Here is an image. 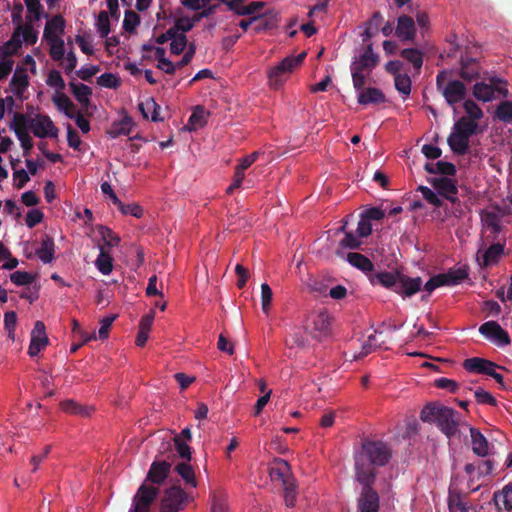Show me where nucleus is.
Segmentation results:
<instances>
[{
	"instance_id": "35",
	"label": "nucleus",
	"mask_w": 512,
	"mask_h": 512,
	"mask_svg": "<svg viewBox=\"0 0 512 512\" xmlns=\"http://www.w3.org/2000/svg\"><path fill=\"white\" fill-rule=\"evenodd\" d=\"M477 128V122L473 121V119H469L468 117L463 116L455 122L453 130L459 134L466 135V137L470 139V137L477 132Z\"/></svg>"
},
{
	"instance_id": "43",
	"label": "nucleus",
	"mask_w": 512,
	"mask_h": 512,
	"mask_svg": "<svg viewBox=\"0 0 512 512\" xmlns=\"http://www.w3.org/2000/svg\"><path fill=\"white\" fill-rule=\"evenodd\" d=\"M34 22L27 21L25 24L19 26L20 29V39L22 42L25 41L28 45H34L38 39V33L35 31L33 27Z\"/></svg>"
},
{
	"instance_id": "39",
	"label": "nucleus",
	"mask_w": 512,
	"mask_h": 512,
	"mask_svg": "<svg viewBox=\"0 0 512 512\" xmlns=\"http://www.w3.org/2000/svg\"><path fill=\"white\" fill-rule=\"evenodd\" d=\"M96 229L104 242L102 246H105V249L109 250L110 248L115 247L120 243V237L110 228L104 225H98Z\"/></svg>"
},
{
	"instance_id": "21",
	"label": "nucleus",
	"mask_w": 512,
	"mask_h": 512,
	"mask_svg": "<svg viewBox=\"0 0 512 512\" xmlns=\"http://www.w3.org/2000/svg\"><path fill=\"white\" fill-rule=\"evenodd\" d=\"M269 476L272 481H280L282 485L293 478L288 462L283 459L276 460L269 468Z\"/></svg>"
},
{
	"instance_id": "25",
	"label": "nucleus",
	"mask_w": 512,
	"mask_h": 512,
	"mask_svg": "<svg viewBox=\"0 0 512 512\" xmlns=\"http://www.w3.org/2000/svg\"><path fill=\"white\" fill-rule=\"evenodd\" d=\"M438 276L443 282V286H454L468 278V272L464 268H452L446 273L438 274Z\"/></svg>"
},
{
	"instance_id": "15",
	"label": "nucleus",
	"mask_w": 512,
	"mask_h": 512,
	"mask_svg": "<svg viewBox=\"0 0 512 512\" xmlns=\"http://www.w3.org/2000/svg\"><path fill=\"white\" fill-rule=\"evenodd\" d=\"M171 467L172 465L170 462L165 460H155L149 468L146 481L155 485H161L169 476Z\"/></svg>"
},
{
	"instance_id": "61",
	"label": "nucleus",
	"mask_w": 512,
	"mask_h": 512,
	"mask_svg": "<svg viewBox=\"0 0 512 512\" xmlns=\"http://www.w3.org/2000/svg\"><path fill=\"white\" fill-rule=\"evenodd\" d=\"M188 40L185 34L180 33L179 36L173 41H171L170 44V50L172 54L180 55L186 47H188Z\"/></svg>"
},
{
	"instance_id": "60",
	"label": "nucleus",
	"mask_w": 512,
	"mask_h": 512,
	"mask_svg": "<svg viewBox=\"0 0 512 512\" xmlns=\"http://www.w3.org/2000/svg\"><path fill=\"white\" fill-rule=\"evenodd\" d=\"M117 314H113L107 317H104L100 320V328L98 331V338L101 340H105L108 338L110 327L112 326V323L117 318Z\"/></svg>"
},
{
	"instance_id": "27",
	"label": "nucleus",
	"mask_w": 512,
	"mask_h": 512,
	"mask_svg": "<svg viewBox=\"0 0 512 512\" xmlns=\"http://www.w3.org/2000/svg\"><path fill=\"white\" fill-rule=\"evenodd\" d=\"M55 243L52 237L45 235L41 241V247L36 250V255L43 263H51L54 259Z\"/></svg>"
},
{
	"instance_id": "3",
	"label": "nucleus",
	"mask_w": 512,
	"mask_h": 512,
	"mask_svg": "<svg viewBox=\"0 0 512 512\" xmlns=\"http://www.w3.org/2000/svg\"><path fill=\"white\" fill-rule=\"evenodd\" d=\"M378 63L379 55L374 53L372 44H368L364 52L354 58L350 65V71L355 90H360L365 86L367 77Z\"/></svg>"
},
{
	"instance_id": "23",
	"label": "nucleus",
	"mask_w": 512,
	"mask_h": 512,
	"mask_svg": "<svg viewBox=\"0 0 512 512\" xmlns=\"http://www.w3.org/2000/svg\"><path fill=\"white\" fill-rule=\"evenodd\" d=\"M52 102L57 109L63 112L68 118H73L75 116V113L77 112L76 106L65 93L56 92L52 97Z\"/></svg>"
},
{
	"instance_id": "13",
	"label": "nucleus",
	"mask_w": 512,
	"mask_h": 512,
	"mask_svg": "<svg viewBox=\"0 0 512 512\" xmlns=\"http://www.w3.org/2000/svg\"><path fill=\"white\" fill-rule=\"evenodd\" d=\"M457 412L449 407H443L436 421L437 426L447 436L452 437L458 432Z\"/></svg>"
},
{
	"instance_id": "64",
	"label": "nucleus",
	"mask_w": 512,
	"mask_h": 512,
	"mask_svg": "<svg viewBox=\"0 0 512 512\" xmlns=\"http://www.w3.org/2000/svg\"><path fill=\"white\" fill-rule=\"evenodd\" d=\"M477 403L486 404L490 406H496L497 400L496 398L489 392L483 390L482 388H478L474 392Z\"/></svg>"
},
{
	"instance_id": "33",
	"label": "nucleus",
	"mask_w": 512,
	"mask_h": 512,
	"mask_svg": "<svg viewBox=\"0 0 512 512\" xmlns=\"http://www.w3.org/2000/svg\"><path fill=\"white\" fill-rule=\"evenodd\" d=\"M495 94V87L493 84H487L485 82H477L473 86V96L483 102H489L493 100Z\"/></svg>"
},
{
	"instance_id": "49",
	"label": "nucleus",
	"mask_w": 512,
	"mask_h": 512,
	"mask_svg": "<svg viewBox=\"0 0 512 512\" xmlns=\"http://www.w3.org/2000/svg\"><path fill=\"white\" fill-rule=\"evenodd\" d=\"M284 490V500L287 507H294L297 497L296 484L294 478L282 485Z\"/></svg>"
},
{
	"instance_id": "55",
	"label": "nucleus",
	"mask_w": 512,
	"mask_h": 512,
	"mask_svg": "<svg viewBox=\"0 0 512 512\" xmlns=\"http://www.w3.org/2000/svg\"><path fill=\"white\" fill-rule=\"evenodd\" d=\"M173 440L175 449L180 458L189 462L192 458L191 447L181 439V436H175Z\"/></svg>"
},
{
	"instance_id": "41",
	"label": "nucleus",
	"mask_w": 512,
	"mask_h": 512,
	"mask_svg": "<svg viewBox=\"0 0 512 512\" xmlns=\"http://www.w3.org/2000/svg\"><path fill=\"white\" fill-rule=\"evenodd\" d=\"M394 85L395 89L402 95L404 100L409 97L412 82L411 78L406 73L396 75V77H394Z\"/></svg>"
},
{
	"instance_id": "14",
	"label": "nucleus",
	"mask_w": 512,
	"mask_h": 512,
	"mask_svg": "<svg viewBox=\"0 0 512 512\" xmlns=\"http://www.w3.org/2000/svg\"><path fill=\"white\" fill-rule=\"evenodd\" d=\"M437 192L451 203L459 202L456 194L458 192L457 185L454 180L447 177H436L429 181Z\"/></svg>"
},
{
	"instance_id": "50",
	"label": "nucleus",
	"mask_w": 512,
	"mask_h": 512,
	"mask_svg": "<svg viewBox=\"0 0 512 512\" xmlns=\"http://www.w3.org/2000/svg\"><path fill=\"white\" fill-rule=\"evenodd\" d=\"M97 31L101 38H107L109 35L111 28H110V20H109V14L106 11H100L97 16V22H96Z\"/></svg>"
},
{
	"instance_id": "40",
	"label": "nucleus",
	"mask_w": 512,
	"mask_h": 512,
	"mask_svg": "<svg viewBox=\"0 0 512 512\" xmlns=\"http://www.w3.org/2000/svg\"><path fill=\"white\" fill-rule=\"evenodd\" d=\"M331 326V319L327 312L321 311L313 318V327L320 335H326Z\"/></svg>"
},
{
	"instance_id": "6",
	"label": "nucleus",
	"mask_w": 512,
	"mask_h": 512,
	"mask_svg": "<svg viewBox=\"0 0 512 512\" xmlns=\"http://www.w3.org/2000/svg\"><path fill=\"white\" fill-rule=\"evenodd\" d=\"M306 57V52H301L297 56H287L277 66L269 72L270 86L277 89L286 80V75L301 65Z\"/></svg>"
},
{
	"instance_id": "9",
	"label": "nucleus",
	"mask_w": 512,
	"mask_h": 512,
	"mask_svg": "<svg viewBox=\"0 0 512 512\" xmlns=\"http://www.w3.org/2000/svg\"><path fill=\"white\" fill-rule=\"evenodd\" d=\"M35 137L38 138H56L58 136V128L55 126L51 118L46 114H36L31 118V129Z\"/></svg>"
},
{
	"instance_id": "16",
	"label": "nucleus",
	"mask_w": 512,
	"mask_h": 512,
	"mask_svg": "<svg viewBox=\"0 0 512 512\" xmlns=\"http://www.w3.org/2000/svg\"><path fill=\"white\" fill-rule=\"evenodd\" d=\"M395 35L403 42L413 41L416 35V27L413 18L407 15L398 17Z\"/></svg>"
},
{
	"instance_id": "37",
	"label": "nucleus",
	"mask_w": 512,
	"mask_h": 512,
	"mask_svg": "<svg viewBox=\"0 0 512 512\" xmlns=\"http://www.w3.org/2000/svg\"><path fill=\"white\" fill-rule=\"evenodd\" d=\"M175 471L181 476L187 485H190L193 488L197 487L194 470L187 461L178 463L175 466Z\"/></svg>"
},
{
	"instance_id": "46",
	"label": "nucleus",
	"mask_w": 512,
	"mask_h": 512,
	"mask_svg": "<svg viewBox=\"0 0 512 512\" xmlns=\"http://www.w3.org/2000/svg\"><path fill=\"white\" fill-rule=\"evenodd\" d=\"M11 130H30L31 129V117L26 114L16 112L13 115V119L9 124Z\"/></svg>"
},
{
	"instance_id": "47",
	"label": "nucleus",
	"mask_w": 512,
	"mask_h": 512,
	"mask_svg": "<svg viewBox=\"0 0 512 512\" xmlns=\"http://www.w3.org/2000/svg\"><path fill=\"white\" fill-rule=\"evenodd\" d=\"M484 365L491 366V361L484 358L473 357L468 358L463 362V367L466 371L479 374L481 373Z\"/></svg>"
},
{
	"instance_id": "8",
	"label": "nucleus",
	"mask_w": 512,
	"mask_h": 512,
	"mask_svg": "<svg viewBox=\"0 0 512 512\" xmlns=\"http://www.w3.org/2000/svg\"><path fill=\"white\" fill-rule=\"evenodd\" d=\"M159 494V488L143 483L133 497L129 512H151V506Z\"/></svg>"
},
{
	"instance_id": "17",
	"label": "nucleus",
	"mask_w": 512,
	"mask_h": 512,
	"mask_svg": "<svg viewBox=\"0 0 512 512\" xmlns=\"http://www.w3.org/2000/svg\"><path fill=\"white\" fill-rule=\"evenodd\" d=\"M65 20L62 15L58 14L48 19L44 28L43 38L46 41L60 39L64 33Z\"/></svg>"
},
{
	"instance_id": "34",
	"label": "nucleus",
	"mask_w": 512,
	"mask_h": 512,
	"mask_svg": "<svg viewBox=\"0 0 512 512\" xmlns=\"http://www.w3.org/2000/svg\"><path fill=\"white\" fill-rule=\"evenodd\" d=\"M347 261L363 272H371L374 269L372 261L363 254L350 252L347 254Z\"/></svg>"
},
{
	"instance_id": "36",
	"label": "nucleus",
	"mask_w": 512,
	"mask_h": 512,
	"mask_svg": "<svg viewBox=\"0 0 512 512\" xmlns=\"http://www.w3.org/2000/svg\"><path fill=\"white\" fill-rule=\"evenodd\" d=\"M61 409L71 415H77L81 417H87L91 413V409L87 406H83L74 400H65L60 403Z\"/></svg>"
},
{
	"instance_id": "42",
	"label": "nucleus",
	"mask_w": 512,
	"mask_h": 512,
	"mask_svg": "<svg viewBox=\"0 0 512 512\" xmlns=\"http://www.w3.org/2000/svg\"><path fill=\"white\" fill-rule=\"evenodd\" d=\"M69 87L78 102H85L86 98H90L92 95V89L83 83L71 81Z\"/></svg>"
},
{
	"instance_id": "48",
	"label": "nucleus",
	"mask_w": 512,
	"mask_h": 512,
	"mask_svg": "<svg viewBox=\"0 0 512 512\" xmlns=\"http://www.w3.org/2000/svg\"><path fill=\"white\" fill-rule=\"evenodd\" d=\"M494 500L497 505L502 501L506 510H512V483L505 485L500 493H495Z\"/></svg>"
},
{
	"instance_id": "29",
	"label": "nucleus",
	"mask_w": 512,
	"mask_h": 512,
	"mask_svg": "<svg viewBox=\"0 0 512 512\" xmlns=\"http://www.w3.org/2000/svg\"><path fill=\"white\" fill-rule=\"evenodd\" d=\"M27 8L26 21L38 22L42 18H48V14L44 12V7L40 0H24Z\"/></svg>"
},
{
	"instance_id": "28",
	"label": "nucleus",
	"mask_w": 512,
	"mask_h": 512,
	"mask_svg": "<svg viewBox=\"0 0 512 512\" xmlns=\"http://www.w3.org/2000/svg\"><path fill=\"white\" fill-rule=\"evenodd\" d=\"M134 126L133 120L129 116H125L120 121L114 122L107 131L111 138H117L121 135L129 136Z\"/></svg>"
},
{
	"instance_id": "31",
	"label": "nucleus",
	"mask_w": 512,
	"mask_h": 512,
	"mask_svg": "<svg viewBox=\"0 0 512 512\" xmlns=\"http://www.w3.org/2000/svg\"><path fill=\"white\" fill-rule=\"evenodd\" d=\"M424 169L429 174H441L444 176H454L457 172L454 164L444 161L426 163Z\"/></svg>"
},
{
	"instance_id": "38",
	"label": "nucleus",
	"mask_w": 512,
	"mask_h": 512,
	"mask_svg": "<svg viewBox=\"0 0 512 512\" xmlns=\"http://www.w3.org/2000/svg\"><path fill=\"white\" fill-rule=\"evenodd\" d=\"M400 56L413 65V68L419 72L423 65V53L416 48H405L400 52Z\"/></svg>"
},
{
	"instance_id": "51",
	"label": "nucleus",
	"mask_w": 512,
	"mask_h": 512,
	"mask_svg": "<svg viewBox=\"0 0 512 512\" xmlns=\"http://www.w3.org/2000/svg\"><path fill=\"white\" fill-rule=\"evenodd\" d=\"M256 22L254 27L256 33L270 31L277 27V20L274 17H253Z\"/></svg>"
},
{
	"instance_id": "10",
	"label": "nucleus",
	"mask_w": 512,
	"mask_h": 512,
	"mask_svg": "<svg viewBox=\"0 0 512 512\" xmlns=\"http://www.w3.org/2000/svg\"><path fill=\"white\" fill-rule=\"evenodd\" d=\"M479 333L486 339L493 341L498 346H506L511 343L508 333L496 321H487L479 327Z\"/></svg>"
},
{
	"instance_id": "59",
	"label": "nucleus",
	"mask_w": 512,
	"mask_h": 512,
	"mask_svg": "<svg viewBox=\"0 0 512 512\" xmlns=\"http://www.w3.org/2000/svg\"><path fill=\"white\" fill-rule=\"evenodd\" d=\"M360 238L358 234L355 235L353 232H345L344 238L340 241V246L343 248L358 249L362 244Z\"/></svg>"
},
{
	"instance_id": "44",
	"label": "nucleus",
	"mask_w": 512,
	"mask_h": 512,
	"mask_svg": "<svg viewBox=\"0 0 512 512\" xmlns=\"http://www.w3.org/2000/svg\"><path fill=\"white\" fill-rule=\"evenodd\" d=\"M444 406H438L436 404L426 405L420 414V418L423 422L436 423L440 412Z\"/></svg>"
},
{
	"instance_id": "4",
	"label": "nucleus",
	"mask_w": 512,
	"mask_h": 512,
	"mask_svg": "<svg viewBox=\"0 0 512 512\" xmlns=\"http://www.w3.org/2000/svg\"><path fill=\"white\" fill-rule=\"evenodd\" d=\"M448 70L439 71L436 76V87L449 106H454L466 99L467 88L460 79L449 78Z\"/></svg>"
},
{
	"instance_id": "56",
	"label": "nucleus",
	"mask_w": 512,
	"mask_h": 512,
	"mask_svg": "<svg viewBox=\"0 0 512 512\" xmlns=\"http://www.w3.org/2000/svg\"><path fill=\"white\" fill-rule=\"evenodd\" d=\"M97 84L101 87L116 89L120 86V80L113 73H103L97 78Z\"/></svg>"
},
{
	"instance_id": "32",
	"label": "nucleus",
	"mask_w": 512,
	"mask_h": 512,
	"mask_svg": "<svg viewBox=\"0 0 512 512\" xmlns=\"http://www.w3.org/2000/svg\"><path fill=\"white\" fill-rule=\"evenodd\" d=\"M100 253L95 261L97 269L103 275H109L113 270V258L105 246H99Z\"/></svg>"
},
{
	"instance_id": "2",
	"label": "nucleus",
	"mask_w": 512,
	"mask_h": 512,
	"mask_svg": "<svg viewBox=\"0 0 512 512\" xmlns=\"http://www.w3.org/2000/svg\"><path fill=\"white\" fill-rule=\"evenodd\" d=\"M372 285H381L403 298L411 297L421 290L422 280L420 277L411 278L399 272H378L370 276Z\"/></svg>"
},
{
	"instance_id": "5",
	"label": "nucleus",
	"mask_w": 512,
	"mask_h": 512,
	"mask_svg": "<svg viewBox=\"0 0 512 512\" xmlns=\"http://www.w3.org/2000/svg\"><path fill=\"white\" fill-rule=\"evenodd\" d=\"M355 478L362 485L357 503L358 512H378L379 495L372 487L376 478L365 475L355 476Z\"/></svg>"
},
{
	"instance_id": "20",
	"label": "nucleus",
	"mask_w": 512,
	"mask_h": 512,
	"mask_svg": "<svg viewBox=\"0 0 512 512\" xmlns=\"http://www.w3.org/2000/svg\"><path fill=\"white\" fill-rule=\"evenodd\" d=\"M504 252V245L501 243L492 244L480 256L481 251L477 253V261L481 267H488L498 262Z\"/></svg>"
},
{
	"instance_id": "22",
	"label": "nucleus",
	"mask_w": 512,
	"mask_h": 512,
	"mask_svg": "<svg viewBox=\"0 0 512 512\" xmlns=\"http://www.w3.org/2000/svg\"><path fill=\"white\" fill-rule=\"evenodd\" d=\"M469 138L455 130L449 135L447 142L450 149L457 155H465L469 150Z\"/></svg>"
},
{
	"instance_id": "26",
	"label": "nucleus",
	"mask_w": 512,
	"mask_h": 512,
	"mask_svg": "<svg viewBox=\"0 0 512 512\" xmlns=\"http://www.w3.org/2000/svg\"><path fill=\"white\" fill-rule=\"evenodd\" d=\"M20 29L15 28L11 38L0 49V59L8 58L18 52L22 46V39H20Z\"/></svg>"
},
{
	"instance_id": "52",
	"label": "nucleus",
	"mask_w": 512,
	"mask_h": 512,
	"mask_svg": "<svg viewBox=\"0 0 512 512\" xmlns=\"http://www.w3.org/2000/svg\"><path fill=\"white\" fill-rule=\"evenodd\" d=\"M50 45L49 54L54 61H60L65 55V43L62 38L47 41Z\"/></svg>"
},
{
	"instance_id": "7",
	"label": "nucleus",
	"mask_w": 512,
	"mask_h": 512,
	"mask_svg": "<svg viewBox=\"0 0 512 512\" xmlns=\"http://www.w3.org/2000/svg\"><path fill=\"white\" fill-rule=\"evenodd\" d=\"M192 500L193 498L180 486L173 485L165 490L161 500L160 510L161 512H179Z\"/></svg>"
},
{
	"instance_id": "63",
	"label": "nucleus",
	"mask_w": 512,
	"mask_h": 512,
	"mask_svg": "<svg viewBox=\"0 0 512 512\" xmlns=\"http://www.w3.org/2000/svg\"><path fill=\"white\" fill-rule=\"evenodd\" d=\"M418 190L421 192L423 198L431 205L435 207L442 206V200L437 196V194L426 186H419Z\"/></svg>"
},
{
	"instance_id": "11",
	"label": "nucleus",
	"mask_w": 512,
	"mask_h": 512,
	"mask_svg": "<svg viewBox=\"0 0 512 512\" xmlns=\"http://www.w3.org/2000/svg\"><path fill=\"white\" fill-rule=\"evenodd\" d=\"M49 339L46 334V327L42 321H36L31 332L28 354L31 357L37 356L47 345Z\"/></svg>"
},
{
	"instance_id": "58",
	"label": "nucleus",
	"mask_w": 512,
	"mask_h": 512,
	"mask_svg": "<svg viewBox=\"0 0 512 512\" xmlns=\"http://www.w3.org/2000/svg\"><path fill=\"white\" fill-rule=\"evenodd\" d=\"M35 277L26 271H15L10 275V280L17 286L29 285Z\"/></svg>"
},
{
	"instance_id": "53",
	"label": "nucleus",
	"mask_w": 512,
	"mask_h": 512,
	"mask_svg": "<svg viewBox=\"0 0 512 512\" xmlns=\"http://www.w3.org/2000/svg\"><path fill=\"white\" fill-rule=\"evenodd\" d=\"M139 24L140 16L133 10H126L123 21V29L128 33H133Z\"/></svg>"
},
{
	"instance_id": "12",
	"label": "nucleus",
	"mask_w": 512,
	"mask_h": 512,
	"mask_svg": "<svg viewBox=\"0 0 512 512\" xmlns=\"http://www.w3.org/2000/svg\"><path fill=\"white\" fill-rule=\"evenodd\" d=\"M480 63L467 54L462 55L459 61L458 76L465 82H473L480 78Z\"/></svg>"
},
{
	"instance_id": "62",
	"label": "nucleus",
	"mask_w": 512,
	"mask_h": 512,
	"mask_svg": "<svg viewBox=\"0 0 512 512\" xmlns=\"http://www.w3.org/2000/svg\"><path fill=\"white\" fill-rule=\"evenodd\" d=\"M116 206L124 215H132L136 218H141L143 215L142 207L135 203L125 205L120 201V204H116Z\"/></svg>"
},
{
	"instance_id": "1",
	"label": "nucleus",
	"mask_w": 512,
	"mask_h": 512,
	"mask_svg": "<svg viewBox=\"0 0 512 512\" xmlns=\"http://www.w3.org/2000/svg\"><path fill=\"white\" fill-rule=\"evenodd\" d=\"M392 456L389 445L381 440L364 439L361 450L355 454V476L376 478L375 467L385 466Z\"/></svg>"
},
{
	"instance_id": "18",
	"label": "nucleus",
	"mask_w": 512,
	"mask_h": 512,
	"mask_svg": "<svg viewBox=\"0 0 512 512\" xmlns=\"http://www.w3.org/2000/svg\"><path fill=\"white\" fill-rule=\"evenodd\" d=\"M29 86V77L26 69L17 67L10 81V89L18 98H22Z\"/></svg>"
},
{
	"instance_id": "19",
	"label": "nucleus",
	"mask_w": 512,
	"mask_h": 512,
	"mask_svg": "<svg viewBox=\"0 0 512 512\" xmlns=\"http://www.w3.org/2000/svg\"><path fill=\"white\" fill-rule=\"evenodd\" d=\"M358 94V103L361 105L381 104L386 102V96L381 89L375 87L362 88Z\"/></svg>"
},
{
	"instance_id": "54",
	"label": "nucleus",
	"mask_w": 512,
	"mask_h": 512,
	"mask_svg": "<svg viewBox=\"0 0 512 512\" xmlns=\"http://www.w3.org/2000/svg\"><path fill=\"white\" fill-rule=\"evenodd\" d=\"M463 108L465 112L468 114L469 119H473V121L477 122V120H480L483 117V111L478 106L476 102H474L471 99H465L463 103Z\"/></svg>"
},
{
	"instance_id": "30",
	"label": "nucleus",
	"mask_w": 512,
	"mask_h": 512,
	"mask_svg": "<svg viewBox=\"0 0 512 512\" xmlns=\"http://www.w3.org/2000/svg\"><path fill=\"white\" fill-rule=\"evenodd\" d=\"M209 116V112H207L204 107L196 106L189 117L187 128L189 131H195L203 128L207 124V117Z\"/></svg>"
},
{
	"instance_id": "45",
	"label": "nucleus",
	"mask_w": 512,
	"mask_h": 512,
	"mask_svg": "<svg viewBox=\"0 0 512 512\" xmlns=\"http://www.w3.org/2000/svg\"><path fill=\"white\" fill-rule=\"evenodd\" d=\"M495 117L504 123H510L512 121V101H501L496 107Z\"/></svg>"
},
{
	"instance_id": "24",
	"label": "nucleus",
	"mask_w": 512,
	"mask_h": 512,
	"mask_svg": "<svg viewBox=\"0 0 512 512\" xmlns=\"http://www.w3.org/2000/svg\"><path fill=\"white\" fill-rule=\"evenodd\" d=\"M472 450L480 456L485 457L489 453V444L484 435L476 428H470Z\"/></svg>"
},
{
	"instance_id": "57",
	"label": "nucleus",
	"mask_w": 512,
	"mask_h": 512,
	"mask_svg": "<svg viewBox=\"0 0 512 512\" xmlns=\"http://www.w3.org/2000/svg\"><path fill=\"white\" fill-rule=\"evenodd\" d=\"M46 83L48 86L56 88L57 92H62L66 86L60 72L55 69L48 73Z\"/></svg>"
}]
</instances>
